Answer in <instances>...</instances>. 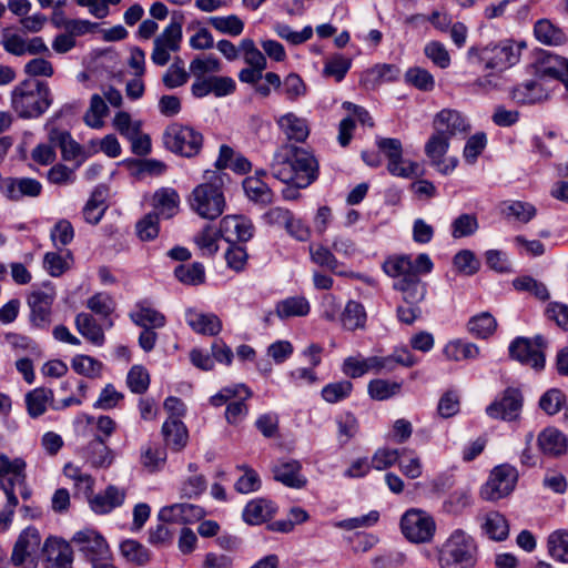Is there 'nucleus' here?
Listing matches in <instances>:
<instances>
[{
	"label": "nucleus",
	"instance_id": "obj_27",
	"mask_svg": "<svg viewBox=\"0 0 568 568\" xmlns=\"http://www.w3.org/2000/svg\"><path fill=\"white\" fill-rule=\"evenodd\" d=\"M399 74L400 70L395 64H376L363 72L361 84L366 89L374 90L382 83L397 80Z\"/></svg>",
	"mask_w": 568,
	"mask_h": 568
},
{
	"label": "nucleus",
	"instance_id": "obj_21",
	"mask_svg": "<svg viewBox=\"0 0 568 568\" xmlns=\"http://www.w3.org/2000/svg\"><path fill=\"white\" fill-rule=\"evenodd\" d=\"M125 497L126 490L124 488L109 485L103 491L89 498V505L93 513L105 515L122 506Z\"/></svg>",
	"mask_w": 568,
	"mask_h": 568
},
{
	"label": "nucleus",
	"instance_id": "obj_18",
	"mask_svg": "<svg viewBox=\"0 0 568 568\" xmlns=\"http://www.w3.org/2000/svg\"><path fill=\"white\" fill-rule=\"evenodd\" d=\"M27 463L23 458L10 459L6 454H0V486L6 494L8 487L14 493L16 485H23L27 479Z\"/></svg>",
	"mask_w": 568,
	"mask_h": 568
},
{
	"label": "nucleus",
	"instance_id": "obj_59",
	"mask_svg": "<svg viewBox=\"0 0 568 568\" xmlns=\"http://www.w3.org/2000/svg\"><path fill=\"white\" fill-rule=\"evenodd\" d=\"M377 146L387 158V171L394 172L396 170L395 161L403 155L402 142L398 139L382 138L377 141Z\"/></svg>",
	"mask_w": 568,
	"mask_h": 568
},
{
	"label": "nucleus",
	"instance_id": "obj_52",
	"mask_svg": "<svg viewBox=\"0 0 568 568\" xmlns=\"http://www.w3.org/2000/svg\"><path fill=\"white\" fill-rule=\"evenodd\" d=\"M71 262L72 256L70 252H67L65 255H61L57 252H48L43 258V267L51 276L58 277L71 267Z\"/></svg>",
	"mask_w": 568,
	"mask_h": 568
},
{
	"label": "nucleus",
	"instance_id": "obj_47",
	"mask_svg": "<svg viewBox=\"0 0 568 568\" xmlns=\"http://www.w3.org/2000/svg\"><path fill=\"white\" fill-rule=\"evenodd\" d=\"M108 112L109 108L102 97L93 94L90 100V106L83 116V121L90 128L100 129L103 126V118L108 115Z\"/></svg>",
	"mask_w": 568,
	"mask_h": 568
},
{
	"label": "nucleus",
	"instance_id": "obj_32",
	"mask_svg": "<svg viewBox=\"0 0 568 568\" xmlns=\"http://www.w3.org/2000/svg\"><path fill=\"white\" fill-rule=\"evenodd\" d=\"M78 332L97 346L103 345L105 336L100 324L89 313H79L74 320Z\"/></svg>",
	"mask_w": 568,
	"mask_h": 568
},
{
	"label": "nucleus",
	"instance_id": "obj_22",
	"mask_svg": "<svg viewBox=\"0 0 568 568\" xmlns=\"http://www.w3.org/2000/svg\"><path fill=\"white\" fill-rule=\"evenodd\" d=\"M301 469L302 465L298 460H281L273 467L274 479L290 488L301 489L307 484Z\"/></svg>",
	"mask_w": 568,
	"mask_h": 568
},
{
	"label": "nucleus",
	"instance_id": "obj_61",
	"mask_svg": "<svg viewBox=\"0 0 568 568\" xmlns=\"http://www.w3.org/2000/svg\"><path fill=\"white\" fill-rule=\"evenodd\" d=\"M405 80L422 91H432L435 87L434 77L420 67L409 68L405 73Z\"/></svg>",
	"mask_w": 568,
	"mask_h": 568
},
{
	"label": "nucleus",
	"instance_id": "obj_28",
	"mask_svg": "<svg viewBox=\"0 0 568 568\" xmlns=\"http://www.w3.org/2000/svg\"><path fill=\"white\" fill-rule=\"evenodd\" d=\"M87 460L94 468H108L114 460L113 450L106 445L105 439L97 435L87 447Z\"/></svg>",
	"mask_w": 568,
	"mask_h": 568
},
{
	"label": "nucleus",
	"instance_id": "obj_16",
	"mask_svg": "<svg viewBox=\"0 0 568 568\" xmlns=\"http://www.w3.org/2000/svg\"><path fill=\"white\" fill-rule=\"evenodd\" d=\"M178 51V19L172 13L170 24L154 40L151 59L156 65H165L170 61V53Z\"/></svg>",
	"mask_w": 568,
	"mask_h": 568
},
{
	"label": "nucleus",
	"instance_id": "obj_30",
	"mask_svg": "<svg viewBox=\"0 0 568 568\" xmlns=\"http://www.w3.org/2000/svg\"><path fill=\"white\" fill-rule=\"evenodd\" d=\"M394 288L402 292L408 305H418L426 295V286L416 274L399 278L394 283Z\"/></svg>",
	"mask_w": 568,
	"mask_h": 568
},
{
	"label": "nucleus",
	"instance_id": "obj_63",
	"mask_svg": "<svg viewBox=\"0 0 568 568\" xmlns=\"http://www.w3.org/2000/svg\"><path fill=\"white\" fill-rule=\"evenodd\" d=\"M159 216L151 212L136 222L135 232L141 241H152L159 235Z\"/></svg>",
	"mask_w": 568,
	"mask_h": 568
},
{
	"label": "nucleus",
	"instance_id": "obj_41",
	"mask_svg": "<svg viewBox=\"0 0 568 568\" xmlns=\"http://www.w3.org/2000/svg\"><path fill=\"white\" fill-rule=\"evenodd\" d=\"M203 135L191 126H180V155L192 158L200 153Z\"/></svg>",
	"mask_w": 568,
	"mask_h": 568
},
{
	"label": "nucleus",
	"instance_id": "obj_38",
	"mask_svg": "<svg viewBox=\"0 0 568 568\" xmlns=\"http://www.w3.org/2000/svg\"><path fill=\"white\" fill-rule=\"evenodd\" d=\"M176 192L170 187H162L153 195V207L158 216L171 219L175 215L176 209Z\"/></svg>",
	"mask_w": 568,
	"mask_h": 568
},
{
	"label": "nucleus",
	"instance_id": "obj_15",
	"mask_svg": "<svg viewBox=\"0 0 568 568\" xmlns=\"http://www.w3.org/2000/svg\"><path fill=\"white\" fill-rule=\"evenodd\" d=\"M219 233L227 243L247 242L254 234V225L244 215H225L220 222Z\"/></svg>",
	"mask_w": 568,
	"mask_h": 568
},
{
	"label": "nucleus",
	"instance_id": "obj_51",
	"mask_svg": "<svg viewBox=\"0 0 568 568\" xmlns=\"http://www.w3.org/2000/svg\"><path fill=\"white\" fill-rule=\"evenodd\" d=\"M105 210L103 192L95 190L85 203L82 213L85 222L95 225L103 217Z\"/></svg>",
	"mask_w": 568,
	"mask_h": 568
},
{
	"label": "nucleus",
	"instance_id": "obj_5",
	"mask_svg": "<svg viewBox=\"0 0 568 568\" xmlns=\"http://www.w3.org/2000/svg\"><path fill=\"white\" fill-rule=\"evenodd\" d=\"M57 298L55 286L45 282L41 286L33 287L27 296L30 308L29 322L38 329H49L52 323V306Z\"/></svg>",
	"mask_w": 568,
	"mask_h": 568
},
{
	"label": "nucleus",
	"instance_id": "obj_24",
	"mask_svg": "<svg viewBox=\"0 0 568 568\" xmlns=\"http://www.w3.org/2000/svg\"><path fill=\"white\" fill-rule=\"evenodd\" d=\"M24 404L28 415L36 419L41 417L48 407H54V394L51 388L37 387L24 395Z\"/></svg>",
	"mask_w": 568,
	"mask_h": 568
},
{
	"label": "nucleus",
	"instance_id": "obj_1",
	"mask_svg": "<svg viewBox=\"0 0 568 568\" xmlns=\"http://www.w3.org/2000/svg\"><path fill=\"white\" fill-rule=\"evenodd\" d=\"M317 161L308 151L288 143L276 150L271 162L272 175L297 189L312 184L317 179Z\"/></svg>",
	"mask_w": 568,
	"mask_h": 568
},
{
	"label": "nucleus",
	"instance_id": "obj_39",
	"mask_svg": "<svg viewBox=\"0 0 568 568\" xmlns=\"http://www.w3.org/2000/svg\"><path fill=\"white\" fill-rule=\"evenodd\" d=\"M131 174L138 180L159 176L164 173L165 164L155 159H134L128 162Z\"/></svg>",
	"mask_w": 568,
	"mask_h": 568
},
{
	"label": "nucleus",
	"instance_id": "obj_3",
	"mask_svg": "<svg viewBox=\"0 0 568 568\" xmlns=\"http://www.w3.org/2000/svg\"><path fill=\"white\" fill-rule=\"evenodd\" d=\"M477 547L474 539L457 529L438 550L440 568H474Z\"/></svg>",
	"mask_w": 568,
	"mask_h": 568
},
{
	"label": "nucleus",
	"instance_id": "obj_54",
	"mask_svg": "<svg viewBox=\"0 0 568 568\" xmlns=\"http://www.w3.org/2000/svg\"><path fill=\"white\" fill-rule=\"evenodd\" d=\"M120 551L124 558L139 566H143L150 560L149 550L142 544L133 539L122 541Z\"/></svg>",
	"mask_w": 568,
	"mask_h": 568
},
{
	"label": "nucleus",
	"instance_id": "obj_44",
	"mask_svg": "<svg viewBox=\"0 0 568 568\" xmlns=\"http://www.w3.org/2000/svg\"><path fill=\"white\" fill-rule=\"evenodd\" d=\"M166 460V452L156 445H145L141 448L140 463L149 471L160 470Z\"/></svg>",
	"mask_w": 568,
	"mask_h": 568
},
{
	"label": "nucleus",
	"instance_id": "obj_4",
	"mask_svg": "<svg viewBox=\"0 0 568 568\" xmlns=\"http://www.w3.org/2000/svg\"><path fill=\"white\" fill-rule=\"evenodd\" d=\"M191 210L205 220L217 219L225 209V197L216 182L199 184L187 197Z\"/></svg>",
	"mask_w": 568,
	"mask_h": 568
},
{
	"label": "nucleus",
	"instance_id": "obj_33",
	"mask_svg": "<svg viewBox=\"0 0 568 568\" xmlns=\"http://www.w3.org/2000/svg\"><path fill=\"white\" fill-rule=\"evenodd\" d=\"M277 124L288 140L303 142L310 134L306 120L292 112L282 115Z\"/></svg>",
	"mask_w": 568,
	"mask_h": 568
},
{
	"label": "nucleus",
	"instance_id": "obj_43",
	"mask_svg": "<svg viewBox=\"0 0 568 568\" xmlns=\"http://www.w3.org/2000/svg\"><path fill=\"white\" fill-rule=\"evenodd\" d=\"M547 548L552 559L568 564V530L558 529L552 531L548 536Z\"/></svg>",
	"mask_w": 568,
	"mask_h": 568
},
{
	"label": "nucleus",
	"instance_id": "obj_13",
	"mask_svg": "<svg viewBox=\"0 0 568 568\" xmlns=\"http://www.w3.org/2000/svg\"><path fill=\"white\" fill-rule=\"evenodd\" d=\"M433 126L436 132L448 139L464 138L470 131L467 119L459 111L453 109L439 111L434 118Z\"/></svg>",
	"mask_w": 568,
	"mask_h": 568
},
{
	"label": "nucleus",
	"instance_id": "obj_20",
	"mask_svg": "<svg viewBox=\"0 0 568 568\" xmlns=\"http://www.w3.org/2000/svg\"><path fill=\"white\" fill-rule=\"evenodd\" d=\"M509 355L511 358L537 371L545 367L544 352L535 349L530 338L517 337L514 339L509 345Z\"/></svg>",
	"mask_w": 568,
	"mask_h": 568
},
{
	"label": "nucleus",
	"instance_id": "obj_31",
	"mask_svg": "<svg viewBox=\"0 0 568 568\" xmlns=\"http://www.w3.org/2000/svg\"><path fill=\"white\" fill-rule=\"evenodd\" d=\"M443 355L452 362L476 359L480 355V348L474 343L457 338L444 346Z\"/></svg>",
	"mask_w": 568,
	"mask_h": 568
},
{
	"label": "nucleus",
	"instance_id": "obj_10",
	"mask_svg": "<svg viewBox=\"0 0 568 568\" xmlns=\"http://www.w3.org/2000/svg\"><path fill=\"white\" fill-rule=\"evenodd\" d=\"M523 402L521 392L518 388L508 387L487 406L486 413L491 418L511 422L519 417Z\"/></svg>",
	"mask_w": 568,
	"mask_h": 568
},
{
	"label": "nucleus",
	"instance_id": "obj_9",
	"mask_svg": "<svg viewBox=\"0 0 568 568\" xmlns=\"http://www.w3.org/2000/svg\"><path fill=\"white\" fill-rule=\"evenodd\" d=\"M518 473L515 467L504 464L496 466L480 489V496L485 500L495 501L509 495L517 483Z\"/></svg>",
	"mask_w": 568,
	"mask_h": 568
},
{
	"label": "nucleus",
	"instance_id": "obj_55",
	"mask_svg": "<svg viewBox=\"0 0 568 568\" xmlns=\"http://www.w3.org/2000/svg\"><path fill=\"white\" fill-rule=\"evenodd\" d=\"M402 385L386 379L371 381L367 387L369 396L375 400H386L399 393Z\"/></svg>",
	"mask_w": 568,
	"mask_h": 568
},
{
	"label": "nucleus",
	"instance_id": "obj_12",
	"mask_svg": "<svg viewBox=\"0 0 568 568\" xmlns=\"http://www.w3.org/2000/svg\"><path fill=\"white\" fill-rule=\"evenodd\" d=\"M41 545V535L36 527L29 526L23 529L14 546L11 554V561L16 566L24 564H33L36 556L39 552Z\"/></svg>",
	"mask_w": 568,
	"mask_h": 568
},
{
	"label": "nucleus",
	"instance_id": "obj_14",
	"mask_svg": "<svg viewBox=\"0 0 568 568\" xmlns=\"http://www.w3.org/2000/svg\"><path fill=\"white\" fill-rule=\"evenodd\" d=\"M389 359L385 356H371L363 358L361 356H349L344 359L342 371L351 378H358L367 373L381 374L389 373Z\"/></svg>",
	"mask_w": 568,
	"mask_h": 568
},
{
	"label": "nucleus",
	"instance_id": "obj_6",
	"mask_svg": "<svg viewBox=\"0 0 568 568\" xmlns=\"http://www.w3.org/2000/svg\"><path fill=\"white\" fill-rule=\"evenodd\" d=\"M468 61L475 65H483L484 70L501 72L517 61L514 48L507 44H495L485 48L471 47L468 50Z\"/></svg>",
	"mask_w": 568,
	"mask_h": 568
},
{
	"label": "nucleus",
	"instance_id": "obj_56",
	"mask_svg": "<svg viewBox=\"0 0 568 568\" xmlns=\"http://www.w3.org/2000/svg\"><path fill=\"white\" fill-rule=\"evenodd\" d=\"M353 390V384L349 381H339L325 385L322 389V397L329 404L338 403L349 397Z\"/></svg>",
	"mask_w": 568,
	"mask_h": 568
},
{
	"label": "nucleus",
	"instance_id": "obj_45",
	"mask_svg": "<svg viewBox=\"0 0 568 568\" xmlns=\"http://www.w3.org/2000/svg\"><path fill=\"white\" fill-rule=\"evenodd\" d=\"M366 322V312L364 306L356 302L349 301L347 302L343 313H342V324L344 328L348 331H355L357 328H363Z\"/></svg>",
	"mask_w": 568,
	"mask_h": 568
},
{
	"label": "nucleus",
	"instance_id": "obj_64",
	"mask_svg": "<svg viewBox=\"0 0 568 568\" xmlns=\"http://www.w3.org/2000/svg\"><path fill=\"white\" fill-rule=\"evenodd\" d=\"M425 55L438 68L446 69L450 65V55L446 47L439 41H430L424 48Z\"/></svg>",
	"mask_w": 568,
	"mask_h": 568
},
{
	"label": "nucleus",
	"instance_id": "obj_62",
	"mask_svg": "<svg viewBox=\"0 0 568 568\" xmlns=\"http://www.w3.org/2000/svg\"><path fill=\"white\" fill-rule=\"evenodd\" d=\"M478 227L476 215L465 213L456 217L452 223V236L454 239L470 236L476 233Z\"/></svg>",
	"mask_w": 568,
	"mask_h": 568
},
{
	"label": "nucleus",
	"instance_id": "obj_29",
	"mask_svg": "<svg viewBox=\"0 0 568 568\" xmlns=\"http://www.w3.org/2000/svg\"><path fill=\"white\" fill-rule=\"evenodd\" d=\"M513 100L518 104H536L548 100V92L536 81H526L511 91Z\"/></svg>",
	"mask_w": 568,
	"mask_h": 568
},
{
	"label": "nucleus",
	"instance_id": "obj_49",
	"mask_svg": "<svg viewBox=\"0 0 568 568\" xmlns=\"http://www.w3.org/2000/svg\"><path fill=\"white\" fill-rule=\"evenodd\" d=\"M489 538L501 541L508 537L509 526L506 518L499 513H489L483 526Z\"/></svg>",
	"mask_w": 568,
	"mask_h": 568
},
{
	"label": "nucleus",
	"instance_id": "obj_40",
	"mask_svg": "<svg viewBox=\"0 0 568 568\" xmlns=\"http://www.w3.org/2000/svg\"><path fill=\"white\" fill-rule=\"evenodd\" d=\"M496 328L497 322L495 317L488 312H483L473 316L467 323L468 332L473 336L481 339H486L491 336Z\"/></svg>",
	"mask_w": 568,
	"mask_h": 568
},
{
	"label": "nucleus",
	"instance_id": "obj_26",
	"mask_svg": "<svg viewBox=\"0 0 568 568\" xmlns=\"http://www.w3.org/2000/svg\"><path fill=\"white\" fill-rule=\"evenodd\" d=\"M537 72L541 77H549L560 80L568 91V60L546 53L538 62Z\"/></svg>",
	"mask_w": 568,
	"mask_h": 568
},
{
	"label": "nucleus",
	"instance_id": "obj_7",
	"mask_svg": "<svg viewBox=\"0 0 568 568\" xmlns=\"http://www.w3.org/2000/svg\"><path fill=\"white\" fill-rule=\"evenodd\" d=\"M74 548L92 564V568L109 566V545L105 538L97 530L85 528L77 531L71 538Z\"/></svg>",
	"mask_w": 568,
	"mask_h": 568
},
{
	"label": "nucleus",
	"instance_id": "obj_11",
	"mask_svg": "<svg viewBox=\"0 0 568 568\" xmlns=\"http://www.w3.org/2000/svg\"><path fill=\"white\" fill-rule=\"evenodd\" d=\"M44 568H73L72 545L59 537H48L42 547Z\"/></svg>",
	"mask_w": 568,
	"mask_h": 568
},
{
	"label": "nucleus",
	"instance_id": "obj_2",
	"mask_svg": "<svg viewBox=\"0 0 568 568\" xmlns=\"http://www.w3.org/2000/svg\"><path fill=\"white\" fill-rule=\"evenodd\" d=\"M51 90L45 82L24 80L11 93V105L20 118L42 115L52 104Z\"/></svg>",
	"mask_w": 568,
	"mask_h": 568
},
{
	"label": "nucleus",
	"instance_id": "obj_58",
	"mask_svg": "<svg viewBox=\"0 0 568 568\" xmlns=\"http://www.w3.org/2000/svg\"><path fill=\"white\" fill-rule=\"evenodd\" d=\"M87 307L101 318H106L115 310V302L108 293L99 292L88 300Z\"/></svg>",
	"mask_w": 568,
	"mask_h": 568
},
{
	"label": "nucleus",
	"instance_id": "obj_48",
	"mask_svg": "<svg viewBox=\"0 0 568 568\" xmlns=\"http://www.w3.org/2000/svg\"><path fill=\"white\" fill-rule=\"evenodd\" d=\"M221 237L219 230L206 224L195 236L194 243L203 255L212 256L219 251L217 241Z\"/></svg>",
	"mask_w": 568,
	"mask_h": 568
},
{
	"label": "nucleus",
	"instance_id": "obj_17",
	"mask_svg": "<svg viewBox=\"0 0 568 568\" xmlns=\"http://www.w3.org/2000/svg\"><path fill=\"white\" fill-rule=\"evenodd\" d=\"M449 141L450 139L446 138V135L439 134L434 130V133L428 138L424 146L425 154L429 159L430 165L443 174L452 172L457 164V160H452L450 165L444 163V155L449 149Z\"/></svg>",
	"mask_w": 568,
	"mask_h": 568
},
{
	"label": "nucleus",
	"instance_id": "obj_25",
	"mask_svg": "<svg viewBox=\"0 0 568 568\" xmlns=\"http://www.w3.org/2000/svg\"><path fill=\"white\" fill-rule=\"evenodd\" d=\"M187 325L197 334L215 336L222 329V322L213 313H202L194 310H187L185 313Z\"/></svg>",
	"mask_w": 568,
	"mask_h": 568
},
{
	"label": "nucleus",
	"instance_id": "obj_36",
	"mask_svg": "<svg viewBox=\"0 0 568 568\" xmlns=\"http://www.w3.org/2000/svg\"><path fill=\"white\" fill-rule=\"evenodd\" d=\"M243 190L247 199L261 205H267L273 202V191L258 176H247L243 181Z\"/></svg>",
	"mask_w": 568,
	"mask_h": 568
},
{
	"label": "nucleus",
	"instance_id": "obj_37",
	"mask_svg": "<svg viewBox=\"0 0 568 568\" xmlns=\"http://www.w3.org/2000/svg\"><path fill=\"white\" fill-rule=\"evenodd\" d=\"M534 32L536 39L547 45H561L567 41L562 29L548 19H540L535 23Z\"/></svg>",
	"mask_w": 568,
	"mask_h": 568
},
{
	"label": "nucleus",
	"instance_id": "obj_23",
	"mask_svg": "<svg viewBox=\"0 0 568 568\" xmlns=\"http://www.w3.org/2000/svg\"><path fill=\"white\" fill-rule=\"evenodd\" d=\"M130 320L142 328H161L165 325V316L151 306L148 301L138 302L129 313Z\"/></svg>",
	"mask_w": 568,
	"mask_h": 568
},
{
	"label": "nucleus",
	"instance_id": "obj_8",
	"mask_svg": "<svg viewBox=\"0 0 568 568\" xmlns=\"http://www.w3.org/2000/svg\"><path fill=\"white\" fill-rule=\"evenodd\" d=\"M400 530L410 542L423 544L433 539L436 524L425 510L410 508L400 518Z\"/></svg>",
	"mask_w": 568,
	"mask_h": 568
},
{
	"label": "nucleus",
	"instance_id": "obj_57",
	"mask_svg": "<svg viewBox=\"0 0 568 568\" xmlns=\"http://www.w3.org/2000/svg\"><path fill=\"white\" fill-rule=\"evenodd\" d=\"M210 24L219 32L233 37L240 36L244 30L243 21L235 14L227 17H211Z\"/></svg>",
	"mask_w": 568,
	"mask_h": 568
},
{
	"label": "nucleus",
	"instance_id": "obj_34",
	"mask_svg": "<svg viewBox=\"0 0 568 568\" xmlns=\"http://www.w3.org/2000/svg\"><path fill=\"white\" fill-rule=\"evenodd\" d=\"M538 445L544 454L559 456L567 450V438L556 428H546L538 436Z\"/></svg>",
	"mask_w": 568,
	"mask_h": 568
},
{
	"label": "nucleus",
	"instance_id": "obj_19",
	"mask_svg": "<svg viewBox=\"0 0 568 568\" xmlns=\"http://www.w3.org/2000/svg\"><path fill=\"white\" fill-rule=\"evenodd\" d=\"M0 191L10 201H19L24 196H39L42 185L38 180L31 178H8L2 181Z\"/></svg>",
	"mask_w": 568,
	"mask_h": 568
},
{
	"label": "nucleus",
	"instance_id": "obj_53",
	"mask_svg": "<svg viewBox=\"0 0 568 568\" xmlns=\"http://www.w3.org/2000/svg\"><path fill=\"white\" fill-rule=\"evenodd\" d=\"M129 389L138 395L144 394L150 386V374L142 365H133L126 375Z\"/></svg>",
	"mask_w": 568,
	"mask_h": 568
},
{
	"label": "nucleus",
	"instance_id": "obj_42",
	"mask_svg": "<svg viewBox=\"0 0 568 568\" xmlns=\"http://www.w3.org/2000/svg\"><path fill=\"white\" fill-rule=\"evenodd\" d=\"M275 312L280 318L305 316L310 313V303L303 296H292L280 301Z\"/></svg>",
	"mask_w": 568,
	"mask_h": 568
},
{
	"label": "nucleus",
	"instance_id": "obj_46",
	"mask_svg": "<svg viewBox=\"0 0 568 568\" xmlns=\"http://www.w3.org/2000/svg\"><path fill=\"white\" fill-rule=\"evenodd\" d=\"M384 272L390 277L404 278L408 275H415L413 270V261L408 255L390 256L383 263Z\"/></svg>",
	"mask_w": 568,
	"mask_h": 568
},
{
	"label": "nucleus",
	"instance_id": "obj_35",
	"mask_svg": "<svg viewBox=\"0 0 568 568\" xmlns=\"http://www.w3.org/2000/svg\"><path fill=\"white\" fill-rule=\"evenodd\" d=\"M276 508L271 500L258 498L250 501L243 511V518L251 525H258L268 520Z\"/></svg>",
	"mask_w": 568,
	"mask_h": 568
},
{
	"label": "nucleus",
	"instance_id": "obj_50",
	"mask_svg": "<svg viewBox=\"0 0 568 568\" xmlns=\"http://www.w3.org/2000/svg\"><path fill=\"white\" fill-rule=\"evenodd\" d=\"M337 438L341 445H346L359 430V423L353 413L346 412L336 418Z\"/></svg>",
	"mask_w": 568,
	"mask_h": 568
},
{
	"label": "nucleus",
	"instance_id": "obj_60",
	"mask_svg": "<svg viewBox=\"0 0 568 568\" xmlns=\"http://www.w3.org/2000/svg\"><path fill=\"white\" fill-rule=\"evenodd\" d=\"M513 285L517 291L529 292L541 301L549 298V292L546 285L531 276H519L513 281Z\"/></svg>",
	"mask_w": 568,
	"mask_h": 568
}]
</instances>
